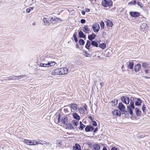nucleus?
I'll return each instance as SVG.
<instances>
[{
	"label": "nucleus",
	"mask_w": 150,
	"mask_h": 150,
	"mask_svg": "<svg viewBox=\"0 0 150 150\" xmlns=\"http://www.w3.org/2000/svg\"><path fill=\"white\" fill-rule=\"evenodd\" d=\"M102 5L105 7L108 6H111L112 5V2L111 0H103L102 2Z\"/></svg>",
	"instance_id": "obj_4"
},
{
	"label": "nucleus",
	"mask_w": 150,
	"mask_h": 150,
	"mask_svg": "<svg viewBox=\"0 0 150 150\" xmlns=\"http://www.w3.org/2000/svg\"><path fill=\"white\" fill-rule=\"evenodd\" d=\"M136 4H137L138 5V6H140L141 7H142V4L141 3L139 2V1H137V2H136Z\"/></svg>",
	"instance_id": "obj_49"
},
{
	"label": "nucleus",
	"mask_w": 150,
	"mask_h": 150,
	"mask_svg": "<svg viewBox=\"0 0 150 150\" xmlns=\"http://www.w3.org/2000/svg\"><path fill=\"white\" fill-rule=\"evenodd\" d=\"M49 18H44L43 21L45 25H50V23L49 22Z\"/></svg>",
	"instance_id": "obj_16"
},
{
	"label": "nucleus",
	"mask_w": 150,
	"mask_h": 150,
	"mask_svg": "<svg viewBox=\"0 0 150 150\" xmlns=\"http://www.w3.org/2000/svg\"><path fill=\"white\" fill-rule=\"evenodd\" d=\"M92 28L93 31L95 32H98L100 26L97 23L93 24L92 25Z\"/></svg>",
	"instance_id": "obj_8"
},
{
	"label": "nucleus",
	"mask_w": 150,
	"mask_h": 150,
	"mask_svg": "<svg viewBox=\"0 0 150 150\" xmlns=\"http://www.w3.org/2000/svg\"><path fill=\"white\" fill-rule=\"evenodd\" d=\"M146 107L145 106V105L144 104L143 105L142 107V110L144 112H145V110L146 109Z\"/></svg>",
	"instance_id": "obj_48"
},
{
	"label": "nucleus",
	"mask_w": 150,
	"mask_h": 150,
	"mask_svg": "<svg viewBox=\"0 0 150 150\" xmlns=\"http://www.w3.org/2000/svg\"><path fill=\"white\" fill-rule=\"evenodd\" d=\"M145 73L146 74H148V73H150V70L149 69H146L144 70Z\"/></svg>",
	"instance_id": "obj_47"
},
{
	"label": "nucleus",
	"mask_w": 150,
	"mask_h": 150,
	"mask_svg": "<svg viewBox=\"0 0 150 150\" xmlns=\"http://www.w3.org/2000/svg\"><path fill=\"white\" fill-rule=\"evenodd\" d=\"M49 18L50 21L52 23L54 24L55 21L57 22L58 21L59 19L56 17H51Z\"/></svg>",
	"instance_id": "obj_13"
},
{
	"label": "nucleus",
	"mask_w": 150,
	"mask_h": 150,
	"mask_svg": "<svg viewBox=\"0 0 150 150\" xmlns=\"http://www.w3.org/2000/svg\"><path fill=\"white\" fill-rule=\"evenodd\" d=\"M69 107L71 111L72 110L74 111H75L77 109V105L75 103H71L69 105Z\"/></svg>",
	"instance_id": "obj_12"
},
{
	"label": "nucleus",
	"mask_w": 150,
	"mask_h": 150,
	"mask_svg": "<svg viewBox=\"0 0 150 150\" xmlns=\"http://www.w3.org/2000/svg\"><path fill=\"white\" fill-rule=\"evenodd\" d=\"M73 116L75 119L79 121L80 119V116L76 112L73 113Z\"/></svg>",
	"instance_id": "obj_18"
},
{
	"label": "nucleus",
	"mask_w": 150,
	"mask_h": 150,
	"mask_svg": "<svg viewBox=\"0 0 150 150\" xmlns=\"http://www.w3.org/2000/svg\"><path fill=\"white\" fill-rule=\"evenodd\" d=\"M105 54H106V56L107 57H109L110 55V53L107 51L106 52Z\"/></svg>",
	"instance_id": "obj_52"
},
{
	"label": "nucleus",
	"mask_w": 150,
	"mask_h": 150,
	"mask_svg": "<svg viewBox=\"0 0 150 150\" xmlns=\"http://www.w3.org/2000/svg\"><path fill=\"white\" fill-rule=\"evenodd\" d=\"M79 36L80 38H84L86 37L85 35L81 30H80L79 32Z\"/></svg>",
	"instance_id": "obj_25"
},
{
	"label": "nucleus",
	"mask_w": 150,
	"mask_h": 150,
	"mask_svg": "<svg viewBox=\"0 0 150 150\" xmlns=\"http://www.w3.org/2000/svg\"><path fill=\"white\" fill-rule=\"evenodd\" d=\"M24 142L28 145H32V144L33 143L32 140L30 141V140H28L25 139L24 140Z\"/></svg>",
	"instance_id": "obj_30"
},
{
	"label": "nucleus",
	"mask_w": 150,
	"mask_h": 150,
	"mask_svg": "<svg viewBox=\"0 0 150 150\" xmlns=\"http://www.w3.org/2000/svg\"><path fill=\"white\" fill-rule=\"evenodd\" d=\"M59 69H57L54 71H50L52 75H60V71Z\"/></svg>",
	"instance_id": "obj_6"
},
{
	"label": "nucleus",
	"mask_w": 150,
	"mask_h": 150,
	"mask_svg": "<svg viewBox=\"0 0 150 150\" xmlns=\"http://www.w3.org/2000/svg\"><path fill=\"white\" fill-rule=\"evenodd\" d=\"M60 75H64L67 74L68 72V69L66 68H60Z\"/></svg>",
	"instance_id": "obj_11"
},
{
	"label": "nucleus",
	"mask_w": 150,
	"mask_h": 150,
	"mask_svg": "<svg viewBox=\"0 0 150 150\" xmlns=\"http://www.w3.org/2000/svg\"><path fill=\"white\" fill-rule=\"evenodd\" d=\"M134 64V63L132 62H129V63L127 67L129 69H132L133 68Z\"/></svg>",
	"instance_id": "obj_28"
},
{
	"label": "nucleus",
	"mask_w": 150,
	"mask_h": 150,
	"mask_svg": "<svg viewBox=\"0 0 150 150\" xmlns=\"http://www.w3.org/2000/svg\"><path fill=\"white\" fill-rule=\"evenodd\" d=\"M56 63L54 61H49L47 63H40L38 65L40 67H48L55 65Z\"/></svg>",
	"instance_id": "obj_1"
},
{
	"label": "nucleus",
	"mask_w": 150,
	"mask_h": 150,
	"mask_svg": "<svg viewBox=\"0 0 150 150\" xmlns=\"http://www.w3.org/2000/svg\"><path fill=\"white\" fill-rule=\"evenodd\" d=\"M88 118L91 120V122L93 120V118L92 117L90 116H88Z\"/></svg>",
	"instance_id": "obj_54"
},
{
	"label": "nucleus",
	"mask_w": 150,
	"mask_h": 150,
	"mask_svg": "<svg viewBox=\"0 0 150 150\" xmlns=\"http://www.w3.org/2000/svg\"><path fill=\"white\" fill-rule=\"evenodd\" d=\"M106 24L107 26L111 27L113 26V24L112 21L109 20H106Z\"/></svg>",
	"instance_id": "obj_17"
},
{
	"label": "nucleus",
	"mask_w": 150,
	"mask_h": 150,
	"mask_svg": "<svg viewBox=\"0 0 150 150\" xmlns=\"http://www.w3.org/2000/svg\"><path fill=\"white\" fill-rule=\"evenodd\" d=\"M149 64H148L146 62H144L142 63V67L144 68H146L148 66Z\"/></svg>",
	"instance_id": "obj_36"
},
{
	"label": "nucleus",
	"mask_w": 150,
	"mask_h": 150,
	"mask_svg": "<svg viewBox=\"0 0 150 150\" xmlns=\"http://www.w3.org/2000/svg\"><path fill=\"white\" fill-rule=\"evenodd\" d=\"M79 110L80 113H83L85 112V110L83 108L80 107L79 109Z\"/></svg>",
	"instance_id": "obj_40"
},
{
	"label": "nucleus",
	"mask_w": 150,
	"mask_h": 150,
	"mask_svg": "<svg viewBox=\"0 0 150 150\" xmlns=\"http://www.w3.org/2000/svg\"><path fill=\"white\" fill-rule=\"evenodd\" d=\"M106 45L105 43H103L99 45L98 47L102 49H104L106 47Z\"/></svg>",
	"instance_id": "obj_32"
},
{
	"label": "nucleus",
	"mask_w": 150,
	"mask_h": 150,
	"mask_svg": "<svg viewBox=\"0 0 150 150\" xmlns=\"http://www.w3.org/2000/svg\"><path fill=\"white\" fill-rule=\"evenodd\" d=\"M141 66L140 64H137L134 66V70L135 72H137L139 71L141 69Z\"/></svg>",
	"instance_id": "obj_19"
},
{
	"label": "nucleus",
	"mask_w": 150,
	"mask_h": 150,
	"mask_svg": "<svg viewBox=\"0 0 150 150\" xmlns=\"http://www.w3.org/2000/svg\"><path fill=\"white\" fill-rule=\"evenodd\" d=\"M86 127V126L83 125V124L80 125V126L79 127V129H81V130H82L84 127Z\"/></svg>",
	"instance_id": "obj_42"
},
{
	"label": "nucleus",
	"mask_w": 150,
	"mask_h": 150,
	"mask_svg": "<svg viewBox=\"0 0 150 150\" xmlns=\"http://www.w3.org/2000/svg\"><path fill=\"white\" fill-rule=\"evenodd\" d=\"M147 26L146 23H143L141 25V28L142 30L144 31Z\"/></svg>",
	"instance_id": "obj_33"
},
{
	"label": "nucleus",
	"mask_w": 150,
	"mask_h": 150,
	"mask_svg": "<svg viewBox=\"0 0 150 150\" xmlns=\"http://www.w3.org/2000/svg\"><path fill=\"white\" fill-rule=\"evenodd\" d=\"M96 37V35L93 33L92 34L88 35V38L89 40L91 41H93L92 40L95 38Z\"/></svg>",
	"instance_id": "obj_22"
},
{
	"label": "nucleus",
	"mask_w": 150,
	"mask_h": 150,
	"mask_svg": "<svg viewBox=\"0 0 150 150\" xmlns=\"http://www.w3.org/2000/svg\"><path fill=\"white\" fill-rule=\"evenodd\" d=\"M130 15L134 17H137L139 16L140 15V13L137 12L131 11L129 12Z\"/></svg>",
	"instance_id": "obj_9"
},
{
	"label": "nucleus",
	"mask_w": 150,
	"mask_h": 150,
	"mask_svg": "<svg viewBox=\"0 0 150 150\" xmlns=\"http://www.w3.org/2000/svg\"><path fill=\"white\" fill-rule=\"evenodd\" d=\"M91 122L92 123V125L93 126H97V123L95 121L93 120Z\"/></svg>",
	"instance_id": "obj_46"
},
{
	"label": "nucleus",
	"mask_w": 150,
	"mask_h": 150,
	"mask_svg": "<svg viewBox=\"0 0 150 150\" xmlns=\"http://www.w3.org/2000/svg\"><path fill=\"white\" fill-rule=\"evenodd\" d=\"M98 130V128L97 127H96L95 128V129H94V130H93V132L94 133H96L97 132V131Z\"/></svg>",
	"instance_id": "obj_57"
},
{
	"label": "nucleus",
	"mask_w": 150,
	"mask_h": 150,
	"mask_svg": "<svg viewBox=\"0 0 150 150\" xmlns=\"http://www.w3.org/2000/svg\"><path fill=\"white\" fill-rule=\"evenodd\" d=\"M86 11L87 12H89L90 11V9L89 8H86Z\"/></svg>",
	"instance_id": "obj_64"
},
{
	"label": "nucleus",
	"mask_w": 150,
	"mask_h": 150,
	"mask_svg": "<svg viewBox=\"0 0 150 150\" xmlns=\"http://www.w3.org/2000/svg\"><path fill=\"white\" fill-rule=\"evenodd\" d=\"M85 22L86 20L84 19H82L81 20V23L82 24L84 23H85Z\"/></svg>",
	"instance_id": "obj_53"
},
{
	"label": "nucleus",
	"mask_w": 150,
	"mask_h": 150,
	"mask_svg": "<svg viewBox=\"0 0 150 150\" xmlns=\"http://www.w3.org/2000/svg\"><path fill=\"white\" fill-rule=\"evenodd\" d=\"M136 100H135V105L136 106H139L141 105L142 103V101L139 98H136Z\"/></svg>",
	"instance_id": "obj_15"
},
{
	"label": "nucleus",
	"mask_w": 150,
	"mask_h": 150,
	"mask_svg": "<svg viewBox=\"0 0 150 150\" xmlns=\"http://www.w3.org/2000/svg\"><path fill=\"white\" fill-rule=\"evenodd\" d=\"M83 31L86 33H89L90 29L88 28V25H85L83 27Z\"/></svg>",
	"instance_id": "obj_14"
},
{
	"label": "nucleus",
	"mask_w": 150,
	"mask_h": 150,
	"mask_svg": "<svg viewBox=\"0 0 150 150\" xmlns=\"http://www.w3.org/2000/svg\"><path fill=\"white\" fill-rule=\"evenodd\" d=\"M100 88H101L103 85V83L101 82L100 84Z\"/></svg>",
	"instance_id": "obj_61"
},
{
	"label": "nucleus",
	"mask_w": 150,
	"mask_h": 150,
	"mask_svg": "<svg viewBox=\"0 0 150 150\" xmlns=\"http://www.w3.org/2000/svg\"><path fill=\"white\" fill-rule=\"evenodd\" d=\"M100 25L101 28L103 29L105 26L104 23L102 21L100 23Z\"/></svg>",
	"instance_id": "obj_43"
},
{
	"label": "nucleus",
	"mask_w": 150,
	"mask_h": 150,
	"mask_svg": "<svg viewBox=\"0 0 150 150\" xmlns=\"http://www.w3.org/2000/svg\"><path fill=\"white\" fill-rule=\"evenodd\" d=\"M114 112L115 113L116 115L118 116H120L121 115V112L120 110H115Z\"/></svg>",
	"instance_id": "obj_37"
},
{
	"label": "nucleus",
	"mask_w": 150,
	"mask_h": 150,
	"mask_svg": "<svg viewBox=\"0 0 150 150\" xmlns=\"http://www.w3.org/2000/svg\"><path fill=\"white\" fill-rule=\"evenodd\" d=\"M83 53H84V55L86 57H88L89 56V54L87 51H83Z\"/></svg>",
	"instance_id": "obj_44"
},
{
	"label": "nucleus",
	"mask_w": 150,
	"mask_h": 150,
	"mask_svg": "<svg viewBox=\"0 0 150 150\" xmlns=\"http://www.w3.org/2000/svg\"><path fill=\"white\" fill-rule=\"evenodd\" d=\"M91 44V41L89 40H88L87 41V42L86 43L85 47L88 50H89V47L90 46Z\"/></svg>",
	"instance_id": "obj_27"
},
{
	"label": "nucleus",
	"mask_w": 150,
	"mask_h": 150,
	"mask_svg": "<svg viewBox=\"0 0 150 150\" xmlns=\"http://www.w3.org/2000/svg\"><path fill=\"white\" fill-rule=\"evenodd\" d=\"M91 44L92 46H94L96 47H98V43L96 41H92L91 42Z\"/></svg>",
	"instance_id": "obj_29"
},
{
	"label": "nucleus",
	"mask_w": 150,
	"mask_h": 150,
	"mask_svg": "<svg viewBox=\"0 0 150 150\" xmlns=\"http://www.w3.org/2000/svg\"><path fill=\"white\" fill-rule=\"evenodd\" d=\"M127 112H128L132 116L134 115L133 112V110H132V108H130L129 106H127Z\"/></svg>",
	"instance_id": "obj_21"
},
{
	"label": "nucleus",
	"mask_w": 150,
	"mask_h": 150,
	"mask_svg": "<svg viewBox=\"0 0 150 150\" xmlns=\"http://www.w3.org/2000/svg\"><path fill=\"white\" fill-rule=\"evenodd\" d=\"M32 142H33V143L32 144V145H35L37 144L36 140H32Z\"/></svg>",
	"instance_id": "obj_51"
},
{
	"label": "nucleus",
	"mask_w": 150,
	"mask_h": 150,
	"mask_svg": "<svg viewBox=\"0 0 150 150\" xmlns=\"http://www.w3.org/2000/svg\"><path fill=\"white\" fill-rule=\"evenodd\" d=\"M135 111L137 115L138 116H139L141 115V111H140L138 108H136L135 109Z\"/></svg>",
	"instance_id": "obj_26"
},
{
	"label": "nucleus",
	"mask_w": 150,
	"mask_h": 150,
	"mask_svg": "<svg viewBox=\"0 0 150 150\" xmlns=\"http://www.w3.org/2000/svg\"><path fill=\"white\" fill-rule=\"evenodd\" d=\"M61 116V115L60 114H59L58 118V122H61L64 125L66 124L67 123V117L66 116L62 117L60 120Z\"/></svg>",
	"instance_id": "obj_2"
},
{
	"label": "nucleus",
	"mask_w": 150,
	"mask_h": 150,
	"mask_svg": "<svg viewBox=\"0 0 150 150\" xmlns=\"http://www.w3.org/2000/svg\"><path fill=\"white\" fill-rule=\"evenodd\" d=\"M31 11V9H30V8H27L26 9V12L28 13L30 12Z\"/></svg>",
	"instance_id": "obj_56"
},
{
	"label": "nucleus",
	"mask_w": 150,
	"mask_h": 150,
	"mask_svg": "<svg viewBox=\"0 0 150 150\" xmlns=\"http://www.w3.org/2000/svg\"><path fill=\"white\" fill-rule=\"evenodd\" d=\"M73 150H81L80 146L78 144H75L73 147Z\"/></svg>",
	"instance_id": "obj_23"
},
{
	"label": "nucleus",
	"mask_w": 150,
	"mask_h": 150,
	"mask_svg": "<svg viewBox=\"0 0 150 150\" xmlns=\"http://www.w3.org/2000/svg\"><path fill=\"white\" fill-rule=\"evenodd\" d=\"M136 0H134L131 1L128 3L129 4H131L135 5L136 4Z\"/></svg>",
	"instance_id": "obj_45"
},
{
	"label": "nucleus",
	"mask_w": 150,
	"mask_h": 150,
	"mask_svg": "<svg viewBox=\"0 0 150 150\" xmlns=\"http://www.w3.org/2000/svg\"><path fill=\"white\" fill-rule=\"evenodd\" d=\"M117 100L116 99H114L113 100H112V103H114V105H117Z\"/></svg>",
	"instance_id": "obj_41"
},
{
	"label": "nucleus",
	"mask_w": 150,
	"mask_h": 150,
	"mask_svg": "<svg viewBox=\"0 0 150 150\" xmlns=\"http://www.w3.org/2000/svg\"><path fill=\"white\" fill-rule=\"evenodd\" d=\"M79 42L81 45H83L84 44L85 42L84 40L82 39H80L79 41Z\"/></svg>",
	"instance_id": "obj_39"
},
{
	"label": "nucleus",
	"mask_w": 150,
	"mask_h": 150,
	"mask_svg": "<svg viewBox=\"0 0 150 150\" xmlns=\"http://www.w3.org/2000/svg\"><path fill=\"white\" fill-rule=\"evenodd\" d=\"M118 108L121 112H124L125 114H127V111L125 110V107L122 102L118 104Z\"/></svg>",
	"instance_id": "obj_5"
},
{
	"label": "nucleus",
	"mask_w": 150,
	"mask_h": 150,
	"mask_svg": "<svg viewBox=\"0 0 150 150\" xmlns=\"http://www.w3.org/2000/svg\"><path fill=\"white\" fill-rule=\"evenodd\" d=\"M93 148L94 150H99L100 149V146L99 144H94L93 145Z\"/></svg>",
	"instance_id": "obj_31"
},
{
	"label": "nucleus",
	"mask_w": 150,
	"mask_h": 150,
	"mask_svg": "<svg viewBox=\"0 0 150 150\" xmlns=\"http://www.w3.org/2000/svg\"><path fill=\"white\" fill-rule=\"evenodd\" d=\"M94 129V127L90 125L87 126L85 129V131L86 132L92 131Z\"/></svg>",
	"instance_id": "obj_10"
},
{
	"label": "nucleus",
	"mask_w": 150,
	"mask_h": 150,
	"mask_svg": "<svg viewBox=\"0 0 150 150\" xmlns=\"http://www.w3.org/2000/svg\"><path fill=\"white\" fill-rule=\"evenodd\" d=\"M67 127L69 129H74V127L72 125L71 123H68Z\"/></svg>",
	"instance_id": "obj_35"
},
{
	"label": "nucleus",
	"mask_w": 150,
	"mask_h": 150,
	"mask_svg": "<svg viewBox=\"0 0 150 150\" xmlns=\"http://www.w3.org/2000/svg\"><path fill=\"white\" fill-rule=\"evenodd\" d=\"M115 9V8H113L110 9V11H113Z\"/></svg>",
	"instance_id": "obj_60"
},
{
	"label": "nucleus",
	"mask_w": 150,
	"mask_h": 150,
	"mask_svg": "<svg viewBox=\"0 0 150 150\" xmlns=\"http://www.w3.org/2000/svg\"><path fill=\"white\" fill-rule=\"evenodd\" d=\"M36 141L37 144H41L42 145H43L46 144L47 143L45 141H42L39 139L36 140Z\"/></svg>",
	"instance_id": "obj_20"
},
{
	"label": "nucleus",
	"mask_w": 150,
	"mask_h": 150,
	"mask_svg": "<svg viewBox=\"0 0 150 150\" xmlns=\"http://www.w3.org/2000/svg\"><path fill=\"white\" fill-rule=\"evenodd\" d=\"M62 145V143L61 142H59L57 144V146L59 147L60 146Z\"/></svg>",
	"instance_id": "obj_58"
},
{
	"label": "nucleus",
	"mask_w": 150,
	"mask_h": 150,
	"mask_svg": "<svg viewBox=\"0 0 150 150\" xmlns=\"http://www.w3.org/2000/svg\"><path fill=\"white\" fill-rule=\"evenodd\" d=\"M65 108L64 109V111L66 113H69V111L68 110V109L67 108H66L65 107H64Z\"/></svg>",
	"instance_id": "obj_50"
},
{
	"label": "nucleus",
	"mask_w": 150,
	"mask_h": 150,
	"mask_svg": "<svg viewBox=\"0 0 150 150\" xmlns=\"http://www.w3.org/2000/svg\"><path fill=\"white\" fill-rule=\"evenodd\" d=\"M128 106H129L130 108H132L133 109H134L135 107L134 106V103L131 100H130V105Z\"/></svg>",
	"instance_id": "obj_34"
},
{
	"label": "nucleus",
	"mask_w": 150,
	"mask_h": 150,
	"mask_svg": "<svg viewBox=\"0 0 150 150\" xmlns=\"http://www.w3.org/2000/svg\"><path fill=\"white\" fill-rule=\"evenodd\" d=\"M26 75H22L19 76H12L8 77H6V79H7L8 80H19L21 78H22L23 77H25Z\"/></svg>",
	"instance_id": "obj_3"
},
{
	"label": "nucleus",
	"mask_w": 150,
	"mask_h": 150,
	"mask_svg": "<svg viewBox=\"0 0 150 150\" xmlns=\"http://www.w3.org/2000/svg\"><path fill=\"white\" fill-rule=\"evenodd\" d=\"M83 108L86 110H87V106L85 104V105L83 106Z\"/></svg>",
	"instance_id": "obj_59"
},
{
	"label": "nucleus",
	"mask_w": 150,
	"mask_h": 150,
	"mask_svg": "<svg viewBox=\"0 0 150 150\" xmlns=\"http://www.w3.org/2000/svg\"><path fill=\"white\" fill-rule=\"evenodd\" d=\"M81 13L82 15H84L85 14V12L84 11H82Z\"/></svg>",
	"instance_id": "obj_62"
},
{
	"label": "nucleus",
	"mask_w": 150,
	"mask_h": 150,
	"mask_svg": "<svg viewBox=\"0 0 150 150\" xmlns=\"http://www.w3.org/2000/svg\"><path fill=\"white\" fill-rule=\"evenodd\" d=\"M122 101L125 104H129V98L126 96H122L121 97Z\"/></svg>",
	"instance_id": "obj_7"
},
{
	"label": "nucleus",
	"mask_w": 150,
	"mask_h": 150,
	"mask_svg": "<svg viewBox=\"0 0 150 150\" xmlns=\"http://www.w3.org/2000/svg\"><path fill=\"white\" fill-rule=\"evenodd\" d=\"M102 150H107V149L106 147H103Z\"/></svg>",
	"instance_id": "obj_63"
},
{
	"label": "nucleus",
	"mask_w": 150,
	"mask_h": 150,
	"mask_svg": "<svg viewBox=\"0 0 150 150\" xmlns=\"http://www.w3.org/2000/svg\"><path fill=\"white\" fill-rule=\"evenodd\" d=\"M71 123L74 126H77L79 124V120H73L72 121Z\"/></svg>",
	"instance_id": "obj_24"
},
{
	"label": "nucleus",
	"mask_w": 150,
	"mask_h": 150,
	"mask_svg": "<svg viewBox=\"0 0 150 150\" xmlns=\"http://www.w3.org/2000/svg\"><path fill=\"white\" fill-rule=\"evenodd\" d=\"M76 33H75L73 35V37L74 38V40L76 42H77L78 41L77 38L76 37Z\"/></svg>",
	"instance_id": "obj_38"
},
{
	"label": "nucleus",
	"mask_w": 150,
	"mask_h": 150,
	"mask_svg": "<svg viewBox=\"0 0 150 150\" xmlns=\"http://www.w3.org/2000/svg\"><path fill=\"white\" fill-rule=\"evenodd\" d=\"M110 150H117V148L114 146H112Z\"/></svg>",
	"instance_id": "obj_55"
}]
</instances>
